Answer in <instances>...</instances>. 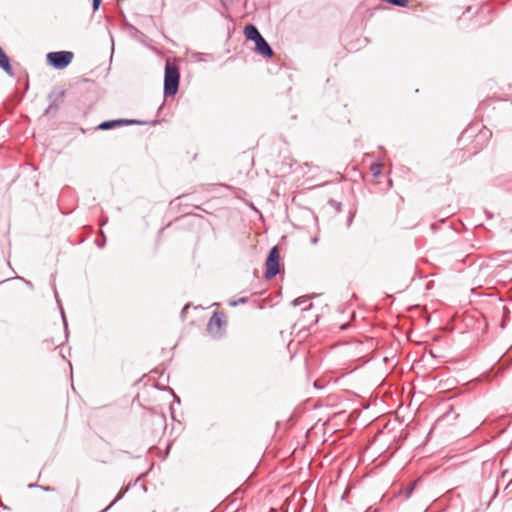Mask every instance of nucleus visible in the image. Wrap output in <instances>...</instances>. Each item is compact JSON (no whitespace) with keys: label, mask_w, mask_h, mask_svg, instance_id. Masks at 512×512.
Segmentation results:
<instances>
[{"label":"nucleus","mask_w":512,"mask_h":512,"mask_svg":"<svg viewBox=\"0 0 512 512\" xmlns=\"http://www.w3.org/2000/svg\"><path fill=\"white\" fill-rule=\"evenodd\" d=\"M224 322L225 321L223 314L214 313L209 320L208 331L213 335L219 334L222 329V326L224 325Z\"/></svg>","instance_id":"20e7f679"},{"label":"nucleus","mask_w":512,"mask_h":512,"mask_svg":"<svg viewBox=\"0 0 512 512\" xmlns=\"http://www.w3.org/2000/svg\"><path fill=\"white\" fill-rule=\"evenodd\" d=\"M410 1L411 0H386V2H388V3L394 4L397 6H401V7H405Z\"/></svg>","instance_id":"9d476101"},{"label":"nucleus","mask_w":512,"mask_h":512,"mask_svg":"<svg viewBox=\"0 0 512 512\" xmlns=\"http://www.w3.org/2000/svg\"><path fill=\"white\" fill-rule=\"evenodd\" d=\"M279 250L275 246L273 247L268 255V258L266 260V271H265V278L266 279H272L279 273Z\"/></svg>","instance_id":"7ed1b4c3"},{"label":"nucleus","mask_w":512,"mask_h":512,"mask_svg":"<svg viewBox=\"0 0 512 512\" xmlns=\"http://www.w3.org/2000/svg\"><path fill=\"white\" fill-rule=\"evenodd\" d=\"M73 59V53L69 51L50 52L47 55L48 62L58 69L67 67Z\"/></svg>","instance_id":"f03ea898"},{"label":"nucleus","mask_w":512,"mask_h":512,"mask_svg":"<svg viewBox=\"0 0 512 512\" xmlns=\"http://www.w3.org/2000/svg\"><path fill=\"white\" fill-rule=\"evenodd\" d=\"M119 123H120V121H106L99 125V129L107 130V129L114 127L115 125H117Z\"/></svg>","instance_id":"1a4fd4ad"},{"label":"nucleus","mask_w":512,"mask_h":512,"mask_svg":"<svg viewBox=\"0 0 512 512\" xmlns=\"http://www.w3.org/2000/svg\"><path fill=\"white\" fill-rule=\"evenodd\" d=\"M308 302V298L306 296H302V297H298L296 298L292 304L293 306H299V305H302L304 303Z\"/></svg>","instance_id":"9b49d317"},{"label":"nucleus","mask_w":512,"mask_h":512,"mask_svg":"<svg viewBox=\"0 0 512 512\" xmlns=\"http://www.w3.org/2000/svg\"><path fill=\"white\" fill-rule=\"evenodd\" d=\"M244 34L248 40H252L254 42L262 37L258 29L253 25H247L244 29Z\"/></svg>","instance_id":"0eeeda50"},{"label":"nucleus","mask_w":512,"mask_h":512,"mask_svg":"<svg viewBox=\"0 0 512 512\" xmlns=\"http://www.w3.org/2000/svg\"><path fill=\"white\" fill-rule=\"evenodd\" d=\"M409 279V276L405 275L399 280L394 274H391L389 278L391 290L396 294L401 293L408 287Z\"/></svg>","instance_id":"39448f33"},{"label":"nucleus","mask_w":512,"mask_h":512,"mask_svg":"<svg viewBox=\"0 0 512 512\" xmlns=\"http://www.w3.org/2000/svg\"><path fill=\"white\" fill-rule=\"evenodd\" d=\"M99 1H100V0H93L94 9H97V8H98Z\"/></svg>","instance_id":"f8f14e48"},{"label":"nucleus","mask_w":512,"mask_h":512,"mask_svg":"<svg viewBox=\"0 0 512 512\" xmlns=\"http://www.w3.org/2000/svg\"><path fill=\"white\" fill-rule=\"evenodd\" d=\"M179 70L176 65L167 61L164 76V94L166 97L174 96L179 87Z\"/></svg>","instance_id":"f257e3e1"},{"label":"nucleus","mask_w":512,"mask_h":512,"mask_svg":"<svg viewBox=\"0 0 512 512\" xmlns=\"http://www.w3.org/2000/svg\"><path fill=\"white\" fill-rule=\"evenodd\" d=\"M410 493H411V488H410V489H407V491H406V496L408 497V496L410 495Z\"/></svg>","instance_id":"ddd939ff"},{"label":"nucleus","mask_w":512,"mask_h":512,"mask_svg":"<svg viewBox=\"0 0 512 512\" xmlns=\"http://www.w3.org/2000/svg\"><path fill=\"white\" fill-rule=\"evenodd\" d=\"M256 51L265 56V57H271L273 55V51L269 44L266 42V40L261 37L259 40L255 42Z\"/></svg>","instance_id":"423d86ee"},{"label":"nucleus","mask_w":512,"mask_h":512,"mask_svg":"<svg viewBox=\"0 0 512 512\" xmlns=\"http://www.w3.org/2000/svg\"><path fill=\"white\" fill-rule=\"evenodd\" d=\"M370 172L373 176L374 180H378V177L381 175L382 172V165L381 164H372L370 166Z\"/></svg>","instance_id":"6e6552de"}]
</instances>
